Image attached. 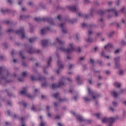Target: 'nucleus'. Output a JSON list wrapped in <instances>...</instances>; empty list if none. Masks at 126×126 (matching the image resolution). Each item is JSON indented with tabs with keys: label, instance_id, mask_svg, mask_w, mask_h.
Instances as JSON below:
<instances>
[{
	"label": "nucleus",
	"instance_id": "1",
	"mask_svg": "<svg viewBox=\"0 0 126 126\" xmlns=\"http://www.w3.org/2000/svg\"><path fill=\"white\" fill-rule=\"evenodd\" d=\"M57 50H60L61 52L69 54V53H71V52H74V51H75V48H74L73 43H70L67 49H64L63 46L62 47L58 48Z\"/></svg>",
	"mask_w": 126,
	"mask_h": 126
},
{
	"label": "nucleus",
	"instance_id": "2",
	"mask_svg": "<svg viewBox=\"0 0 126 126\" xmlns=\"http://www.w3.org/2000/svg\"><path fill=\"white\" fill-rule=\"evenodd\" d=\"M66 80H63L60 81L59 85H57V84H52V89H56V88H59V87H62V86H64L65 85V82Z\"/></svg>",
	"mask_w": 126,
	"mask_h": 126
},
{
	"label": "nucleus",
	"instance_id": "3",
	"mask_svg": "<svg viewBox=\"0 0 126 126\" xmlns=\"http://www.w3.org/2000/svg\"><path fill=\"white\" fill-rule=\"evenodd\" d=\"M16 34H17V35H22V39H24L26 38V36H25V33L24 32V29H23V28H21L20 30L17 31L16 32Z\"/></svg>",
	"mask_w": 126,
	"mask_h": 126
},
{
	"label": "nucleus",
	"instance_id": "4",
	"mask_svg": "<svg viewBox=\"0 0 126 126\" xmlns=\"http://www.w3.org/2000/svg\"><path fill=\"white\" fill-rule=\"evenodd\" d=\"M88 90L89 91V95H91L94 99V100H95V99H98L99 98V94H95V93L91 92L90 90V89L89 88H88Z\"/></svg>",
	"mask_w": 126,
	"mask_h": 126
},
{
	"label": "nucleus",
	"instance_id": "5",
	"mask_svg": "<svg viewBox=\"0 0 126 126\" xmlns=\"http://www.w3.org/2000/svg\"><path fill=\"white\" fill-rule=\"evenodd\" d=\"M115 121L116 118H105L102 119V123H110V124H112V123H114V122H115Z\"/></svg>",
	"mask_w": 126,
	"mask_h": 126
},
{
	"label": "nucleus",
	"instance_id": "6",
	"mask_svg": "<svg viewBox=\"0 0 126 126\" xmlns=\"http://www.w3.org/2000/svg\"><path fill=\"white\" fill-rule=\"evenodd\" d=\"M34 20L35 21H37V22H39V21H42V20H43V21H45V20H46L47 21H48V22H50V24H54L53 23V20H52L51 18L50 19H47V18H42V19H41L40 18H34Z\"/></svg>",
	"mask_w": 126,
	"mask_h": 126
},
{
	"label": "nucleus",
	"instance_id": "7",
	"mask_svg": "<svg viewBox=\"0 0 126 126\" xmlns=\"http://www.w3.org/2000/svg\"><path fill=\"white\" fill-rule=\"evenodd\" d=\"M106 11L107 12H111L112 13H114V15L116 17H118V16H119V13H118V11L116 9V8L108 9V10H107Z\"/></svg>",
	"mask_w": 126,
	"mask_h": 126
},
{
	"label": "nucleus",
	"instance_id": "8",
	"mask_svg": "<svg viewBox=\"0 0 126 126\" xmlns=\"http://www.w3.org/2000/svg\"><path fill=\"white\" fill-rule=\"evenodd\" d=\"M59 27L62 29V32H63V33H67V30H66L65 24L61 23L59 25Z\"/></svg>",
	"mask_w": 126,
	"mask_h": 126
},
{
	"label": "nucleus",
	"instance_id": "9",
	"mask_svg": "<svg viewBox=\"0 0 126 126\" xmlns=\"http://www.w3.org/2000/svg\"><path fill=\"white\" fill-rule=\"evenodd\" d=\"M57 65L59 67V68L57 70V72L58 74H59V73H60V71L61 70V69H62V68H63V64H62V62H61L60 60H58Z\"/></svg>",
	"mask_w": 126,
	"mask_h": 126
},
{
	"label": "nucleus",
	"instance_id": "10",
	"mask_svg": "<svg viewBox=\"0 0 126 126\" xmlns=\"http://www.w3.org/2000/svg\"><path fill=\"white\" fill-rule=\"evenodd\" d=\"M20 93L22 95H27V96H28V97H29V98H32V96H31L30 94H27V89L26 88H24V90L23 91H21Z\"/></svg>",
	"mask_w": 126,
	"mask_h": 126
},
{
	"label": "nucleus",
	"instance_id": "11",
	"mask_svg": "<svg viewBox=\"0 0 126 126\" xmlns=\"http://www.w3.org/2000/svg\"><path fill=\"white\" fill-rule=\"evenodd\" d=\"M67 8L69 9V10H71V11H76V10H78V7L76 5L74 6H68Z\"/></svg>",
	"mask_w": 126,
	"mask_h": 126
},
{
	"label": "nucleus",
	"instance_id": "12",
	"mask_svg": "<svg viewBox=\"0 0 126 126\" xmlns=\"http://www.w3.org/2000/svg\"><path fill=\"white\" fill-rule=\"evenodd\" d=\"M104 49L105 50H108V51H110V50H111V49H113V44L112 43H108L104 47Z\"/></svg>",
	"mask_w": 126,
	"mask_h": 126
},
{
	"label": "nucleus",
	"instance_id": "13",
	"mask_svg": "<svg viewBox=\"0 0 126 126\" xmlns=\"http://www.w3.org/2000/svg\"><path fill=\"white\" fill-rule=\"evenodd\" d=\"M48 30H50V28H49V27H47L45 29H42L41 30V33L42 35H44V34H45V33H47V32L48 31Z\"/></svg>",
	"mask_w": 126,
	"mask_h": 126
},
{
	"label": "nucleus",
	"instance_id": "14",
	"mask_svg": "<svg viewBox=\"0 0 126 126\" xmlns=\"http://www.w3.org/2000/svg\"><path fill=\"white\" fill-rule=\"evenodd\" d=\"M30 54H33V53H40V50H37L35 51L33 48H31L30 51H28Z\"/></svg>",
	"mask_w": 126,
	"mask_h": 126
},
{
	"label": "nucleus",
	"instance_id": "15",
	"mask_svg": "<svg viewBox=\"0 0 126 126\" xmlns=\"http://www.w3.org/2000/svg\"><path fill=\"white\" fill-rule=\"evenodd\" d=\"M56 40L57 41V42H58L59 44H60V46L61 47H62V46H63V45H64V42L63 41H62V40H61L60 39H59L58 38H56Z\"/></svg>",
	"mask_w": 126,
	"mask_h": 126
},
{
	"label": "nucleus",
	"instance_id": "16",
	"mask_svg": "<svg viewBox=\"0 0 126 126\" xmlns=\"http://www.w3.org/2000/svg\"><path fill=\"white\" fill-rule=\"evenodd\" d=\"M76 119L79 122H83V121H84V119H83V118H82V116H81L80 115L76 116Z\"/></svg>",
	"mask_w": 126,
	"mask_h": 126
},
{
	"label": "nucleus",
	"instance_id": "17",
	"mask_svg": "<svg viewBox=\"0 0 126 126\" xmlns=\"http://www.w3.org/2000/svg\"><path fill=\"white\" fill-rule=\"evenodd\" d=\"M78 16H79V17H85V18H86V19L88 18V17H89V15H84V14H81V13H78Z\"/></svg>",
	"mask_w": 126,
	"mask_h": 126
},
{
	"label": "nucleus",
	"instance_id": "18",
	"mask_svg": "<svg viewBox=\"0 0 126 126\" xmlns=\"http://www.w3.org/2000/svg\"><path fill=\"white\" fill-rule=\"evenodd\" d=\"M41 44L43 47H46L48 44V40H42Z\"/></svg>",
	"mask_w": 126,
	"mask_h": 126
},
{
	"label": "nucleus",
	"instance_id": "19",
	"mask_svg": "<svg viewBox=\"0 0 126 126\" xmlns=\"http://www.w3.org/2000/svg\"><path fill=\"white\" fill-rule=\"evenodd\" d=\"M31 78L32 80H45V79L44 78H39L38 79H37L33 76H31Z\"/></svg>",
	"mask_w": 126,
	"mask_h": 126
},
{
	"label": "nucleus",
	"instance_id": "20",
	"mask_svg": "<svg viewBox=\"0 0 126 126\" xmlns=\"http://www.w3.org/2000/svg\"><path fill=\"white\" fill-rule=\"evenodd\" d=\"M98 23L99 24H102V25H104V19L103 18H101L98 20Z\"/></svg>",
	"mask_w": 126,
	"mask_h": 126
},
{
	"label": "nucleus",
	"instance_id": "21",
	"mask_svg": "<svg viewBox=\"0 0 126 126\" xmlns=\"http://www.w3.org/2000/svg\"><path fill=\"white\" fill-rule=\"evenodd\" d=\"M112 95L115 98H117V97H118V94H117V92L115 91L112 92Z\"/></svg>",
	"mask_w": 126,
	"mask_h": 126
},
{
	"label": "nucleus",
	"instance_id": "22",
	"mask_svg": "<svg viewBox=\"0 0 126 126\" xmlns=\"http://www.w3.org/2000/svg\"><path fill=\"white\" fill-rule=\"evenodd\" d=\"M86 41H87V42H88L89 43H90V42H93V39L91 37H89L88 38V39H86Z\"/></svg>",
	"mask_w": 126,
	"mask_h": 126
},
{
	"label": "nucleus",
	"instance_id": "23",
	"mask_svg": "<svg viewBox=\"0 0 126 126\" xmlns=\"http://www.w3.org/2000/svg\"><path fill=\"white\" fill-rule=\"evenodd\" d=\"M115 86L116 87H118V88H120V87H121V84H120V83H118V82H115L114 83Z\"/></svg>",
	"mask_w": 126,
	"mask_h": 126
},
{
	"label": "nucleus",
	"instance_id": "24",
	"mask_svg": "<svg viewBox=\"0 0 126 126\" xmlns=\"http://www.w3.org/2000/svg\"><path fill=\"white\" fill-rule=\"evenodd\" d=\"M98 13L99 14V15H103V14L105 13V12L103 11L102 10H100L98 11Z\"/></svg>",
	"mask_w": 126,
	"mask_h": 126
},
{
	"label": "nucleus",
	"instance_id": "25",
	"mask_svg": "<svg viewBox=\"0 0 126 126\" xmlns=\"http://www.w3.org/2000/svg\"><path fill=\"white\" fill-rule=\"evenodd\" d=\"M126 8L125 7H123L121 9V12H122V13H125L126 12Z\"/></svg>",
	"mask_w": 126,
	"mask_h": 126
},
{
	"label": "nucleus",
	"instance_id": "26",
	"mask_svg": "<svg viewBox=\"0 0 126 126\" xmlns=\"http://www.w3.org/2000/svg\"><path fill=\"white\" fill-rule=\"evenodd\" d=\"M76 80L79 84H80V83H79V81H80V77L79 76H77L76 78Z\"/></svg>",
	"mask_w": 126,
	"mask_h": 126
},
{
	"label": "nucleus",
	"instance_id": "27",
	"mask_svg": "<svg viewBox=\"0 0 126 126\" xmlns=\"http://www.w3.org/2000/svg\"><path fill=\"white\" fill-rule=\"evenodd\" d=\"M39 126H46V123L45 122H41Z\"/></svg>",
	"mask_w": 126,
	"mask_h": 126
},
{
	"label": "nucleus",
	"instance_id": "28",
	"mask_svg": "<svg viewBox=\"0 0 126 126\" xmlns=\"http://www.w3.org/2000/svg\"><path fill=\"white\" fill-rule=\"evenodd\" d=\"M35 41V38H30L29 39L30 43H33Z\"/></svg>",
	"mask_w": 126,
	"mask_h": 126
},
{
	"label": "nucleus",
	"instance_id": "29",
	"mask_svg": "<svg viewBox=\"0 0 126 126\" xmlns=\"http://www.w3.org/2000/svg\"><path fill=\"white\" fill-rule=\"evenodd\" d=\"M53 97H54V98H58V97H59V94L56 93L55 94H53Z\"/></svg>",
	"mask_w": 126,
	"mask_h": 126
},
{
	"label": "nucleus",
	"instance_id": "30",
	"mask_svg": "<svg viewBox=\"0 0 126 126\" xmlns=\"http://www.w3.org/2000/svg\"><path fill=\"white\" fill-rule=\"evenodd\" d=\"M27 17L25 16H22V15H21L20 16V19H25V18H27Z\"/></svg>",
	"mask_w": 126,
	"mask_h": 126
},
{
	"label": "nucleus",
	"instance_id": "31",
	"mask_svg": "<svg viewBox=\"0 0 126 126\" xmlns=\"http://www.w3.org/2000/svg\"><path fill=\"white\" fill-rule=\"evenodd\" d=\"M93 33V32H92V30H90L88 31V34L89 35L92 34Z\"/></svg>",
	"mask_w": 126,
	"mask_h": 126
},
{
	"label": "nucleus",
	"instance_id": "32",
	"mask_svg": "<svg viewBox=\"0 0 126 126\" xmlns=\"http://www.w3.org/2000/svg\"><path fill=\"white\" fill-rule=\"evenodd\" d=\"M114 61L116 63H117V62H119V61H120V57H117L115 58Z\"/></svg>",
	"mask_w": 126,
	"mask_h": 126
},
{
	"label": "nucleus",
	"instance_id": "33",
	"mask_svg": "<svg viewBox=\"0 0 126 126\" xmlns=\"http://www.w3.org/2000/svg\"><path fill=\"white\" fill-rule=\"evenodd\" d=\"M84 99L85 102H89V101H90V100H91V99L87 98V97H84Z\"/></svg>",
	"mask_w": 126,
	"mask_h": 126
},
{
	"label": "nucleus",
	"instance_id": "34",
	"mask_svg": "<svg viewBox=\"0 0 126 126\" xmlns=\"http://www.w3.org/2000/svg\"><path fill=\"white\" fill-rule=\"evenodd\" d=\"M4 69L2 67H0V74H1V72L3 71Z\"/></svg>",
	"mask_w": 126,
	"mask_h": 126
},
{
	"label": "nucleus",
	"instance_id": "35",
	"mask_svg": "<svg viewBox=\"0 0 126 126\" xmlns=\"http://www.w3.org/2000/svg\"><path fill=\"white\" fill-rule=\"evenodd\" d=\"M26 75H27V73H26V72H23L22 76L23 77H25V76H26Z\"/></svg>",
	"mask_w": 126,
	"mask_h": 126
},
{
	"label": "nucleus",
	"instance_id": "36",
	"mask_svg": "<svg viewBox=\"0 0 126 126\" xmlns=\"http://www.w3.org/2000/svg\"><path fill=\"white\" fill-rule=\"evenodd\" d=\"M121 51V49H117L115 51V54H118Z\"/></svg>",
	"mask_w": 126,
	"mask_h": 126
},
{
	"label": "nucleus",
	"instance_id": "37",
	"mask_svg": "<svg viewBox=\"0 0 126 126\" xmlns=\"http://www.w3.org/2000/svg\"><path fill=\"white\" fill-rule=\"evenodd\" d=\"M100 115H101V114L100 113H97L95 114V116H96V118H97V119H99V118H100Z\"/></svg>",
	"mask_w": 126,
	"mask_h": 126
},
{
	"label": "nucleus",
	"instance_id": "38",
	"mask_svg": "<svg viewBox=\"0 0 126 126\" xmlns=\"http://www.w3.org/2000/svg\"><path fill=\"white\" fill-rule=\"evenodd\" d=\"M19 54H20V56H21L22 59H25V57H24V56H22L23 52L22 51H20L19 52Z\"/></svg>",
	"mask_w": 126,
	"mask_h": 126
},
{
	"label": "nucleus",
	"instance_id": "39",
	"mask_svg": "<svg viewBox=\"0 0 126 126\" xmlns=\"http://www.w3.org/2000/svg\"><path fill=\"white\" fill-rule=\"evenodd\" d=\"M68 21L69 23H72V24L74 23V22H75V20H68Z\"/></svg>",
	"mask_w": 126,
	"mask_h": 126
},
{
	"label": "nucleus",
	"instance_id": "40",
	"mask_svg": "<svg viewBox=\"0 0 126 126\" xmlns=\"http://www.w3.org/2000/svg\"><path fill=\"white\" fill-rule=\"evenodd\" d=\"M50 62H52V58L51 57L49 58V61L48 62V65H50Z\"/></svg>",
	"mask_w": 126,
	"mask_h": 126
},
{
	"label": "nucleus",
	"instance_id": "41",
	"mask_svg": "<svg viewBox=\"0 0 126 126\" xmlns=\"http://www.w3.org/2000/svg\"><path fill=\"white\" fill-rule=\"evenodd\" d=\"M90 63H92V64H94V60H92V59H90Z\"/></svg>",
	"mask_w": 126,
	"mask_h": 126
},
{
	"label": "nucleus",
	"instance_id": "42",
	"mask_svg": "<svg viewBox=\"0 0 126 126\" xmlns=\"http://www.w3.org/2000/svg\"><path fill=\"white\" fill-rule=\"evenodd\" d=\"M21 104L22 105H23V106H24V107H26L27 106L26 103H25L24 102H22Z\"/></svg>",
	"mask_w": 126,
	"mask_h": 126
},
{
	"label": "nucleus",
	"instance_id": "43",
	"mask_svg": "<svg viewBox=\"0 0 126 126\" xmlns=\"http://www.w3.org/2000/svg\"><path fill=\"white\" fill-rule=\"evenodd\" d=\"M113 34H114V32H111L110 33L108 34V36L109 37H112V36H113Z\"/></svg>",
	"mask_w": 126,
	"mask_h": 126
},
{
	"label": "nucleus",
	"instance_id": "44",
	"mask_svg": "<svg viewBox=\"0 0 126 126\" xmlns=\"http://www.w3.org/2000/svg\"><path fill=\"white\" fill-rule=\"evenodd\" d=\"M59 100L60 102H64V101H66V99H60Z\"/></svg>",
	"mask_w": 126,
	"mask_h": 126
},
{
	"label": "nucleus",
	"instance_id": "45",
	"mask_svg": "<svg viewBox=\"0 0 126 126\" xmlns=\"http://www.w3.org/2000/svg\"><path fill=\"white\" fill-rule=\"evenodd\" d=\"M82 26L83 28H84V27H87V25L86 24H85V23H83Z\"/></svg>",
	"mask_w": 126,
	"mask_h": 126
},
{
	"label": "nucleus",
	"instance_id": "46",
	"mask_svg": "<svg viewBox=\"0 0 126 126\" xmlns=\"http://www.w3.org/2000/svg\"><path fill=\"white\" fill-rule=\"evenodd\" d=\"M73 67V64H70L69 66V69H71Z\"/></svg>",
	"mask_w": 126,
	"mask_h": 126
},
{
	"label": "nucleus",
	"instance_id": "47",
	"mask_svg": "<svg viewBox=\"0 0 126 126\" xmlns=\"http://www.w3.org/2000/svg\"><path fill=\"white\" fill-rule=\"evenodd\" d=\"M123 73H124V71H123V70H120V71H119V74H120V75H122V74H123Z\"/></svg>",
	"mask_w": 126,
	"mask_h": 126
},
{
	"label": "nucleus",
	"instance_id": "48",
	"mask_svg": "<svg viewBox=\"0 0 126 126\" xmlns=\"http://www.w3.org/2000/svg\"><path fill=\"white\" fill-rule=\"evenodd\" d=\"M24 120H25V118H21L20 119L21 122V123H23V122H24Z\"/></svg>",
	"mask_w": 126,
	"mask_h": 126
},
{
	"label": "nucleus",
	"instance_id": "49",
	"mask_svg": "<svg viewBox=\"0 0 126 126\" xmlns=\"http://www.w3.org/2000/svg\"><path fill=\"white\" fill-rule=\"evenodd\" d=\"M58 19L59 20H61V19L62 18V16L61 15H59L57 16Z\"/></svg>",
	"mask_w": 126,
	"mask_h": 126
},
{
	"label": "nucleus",
	"instance_id": "50",
	"mask_svg": "<svg viewBox=\"0 0 126 126\" xmlns=\"http://www.w3.org/2000/svg\"><path fill=\"white\" fill-rule=\"evenodd\" d=\"M55 120H60V119H61V117H60L59 116H57L55 117Z\"/></svg>",
	"mask_w": 126,
	"mask_h": 126
},
{
	"label": "nucleus",
	"instance_id": "51",
	"mask_svg": "<svg viewBox=\"0 0 126 126\" xmlns=\"http://www.w3.org/2000/svg\"><path fill=\"white\" fill-rule=\"evenodd\" d=\"M101 57H105V54L104 53V51H102L101 54Z\"/></svg>",
	"mask_w": 126,
	"mask_h": 126
},
{
	"label": "nucleus",
	"instance_id": "52",
	"mask_svg": "<svg viewBox=\"0 0 126 126\" xmlns=\"http://www.w3.org/2000/svg\"><path fill=\"white\" fill-rule=\"evenodd\" d=\"M89 2H90L89 0H85V3H89Z\"/></svg>",
	"mask_w": 126,
	"mask_h": 126
},
{
	"label": "nucleus",
	"instance_id": "53",
	"mask_svg": "<svg viewBox=\"0 0 126 126\" xmlns=\"http://www.w3.org/2000/svg\"><path fill=\"white\" fill-rule=\"evenodd\" d=\"M7 32H13V30H11V29L8 30H7Z\"/></svg>",
	"mask_w": 126,
	"mask_h": 126
},
{
	"label": "nucleus",
	"instance_id": "54",
	"mask_svg": "<svg viewBox=\"0 0 126 126\" xmlns=\"http://www.w3.org/2000/svg\"><path fill=\"white\" fill-rule=\"evenodd\" d=\"M1 11L2 13H5V12H6V10H3V9H1Z\"/></svg>",
	"mask_w": 126,
	"mask_h": 126
},
{
	"label": "nucleus",
	"instance_id": "55",
	"mask_svg": "<svg viewBox=\"0 0 126 126\" xmlns=\"http://www.w3.org/2000/svg\"><path fill=\"white\" fill-rule=\"evenodd\" d=\"M19 81H23V78H20L18 79Z\"/></svg>",
	"mask_w": 126,
	"mask_h": 126
},
{
	"label": "nucleus",
	"instance_id": "56",
	"mask_svg": "<svg viewBox=\"0 0 126 126\" xmlns=\"http://www.w3.org/2000/svg\"><path fill=\"white\" fill-rule=\"evenodd\" d=\"M122 45H126V42H125L124 41H122Z\"/></svg>",
	"mask_w": 126,
	"mask_h": 126
},
{
	"label": "nucleus",
	"instance_id": "57",
	"mask_svg": "<svg viewBox=\"0 0 126 126\" xmlns=\"http://www.w3.org/2000/svg\"><path fill=\"white\" fill-rule=\"evenodd\" d=\"M94 12V9H92L91 10V15H92V13Z\"/></svg>",
	"mask_w": 126,
	"mask_h": 126
},
{
	"label": "nucleus",
	"instance_id": "58",
	"mask_svg": "<svg viewBox=\"0 0 126 126\" xmlns=\"http://www.w3.org/2000/svg\"><path fill=\"white\" fill-rule=\"evenodd\" d=\"M117 5H119L120 4V0H118L116 3Z\"/></svg>",
	"mask_w": 126,
	"mask_h": 126
},
{
	"label": "nucleus",
	"instance_id": "59",
	"mask_svg": "<svg viewBox=\"0 0 126 126\" xmlns=\"http://www.w3.org/2000/svg\"><path fill=\"white\" fill-rule=\"evenodd\" d=\"M32 111H36V110L35 109V107H34L33 106L32 107Z\"/></svg>",
	"mask_w": 126,
	"mask_h": 126
},
{
	"label": "nucleus",
	"instance_id": "60",
	"mask_svg": "<svg viewBox=\"0 0 126 126\" xmlns=\"http://www.w3.org/2000/svg\"><path fill=\"white\" fill-rule=\"evenodd\" d=\"M113 106H117V102H113Z\"/></svg>",
	"mask_w": 126,
	"mask_h": 126
},
{
	"label": "nucleus",
	"instance_id": "61",
	"mask_svg": "<svg viewBox=\"0 0 126 126\" xmlns=\"http://www.w3.org/2000/svg\"><path fill=\"white\" fill-rule=\"evenodd\" d=\"M77 98H78V96H74V100H75V101H76V100L77 99Z\"/></svg>",
	"mask_w": 126,
	"mask_h": 126
},
{
	"label": "nucleus",
	"instance_id": "62",
	"mask_svg": "<svg viewBox=\"0 0 126 126\" xmlns=\"http://www.w3.org/2000/svg\"><path fill=\"white\" fill-rule=\"evenodd\" d=\"M78 53H80L81 52V49H80V48H79L78 49Z\"/></svg>",
	"mask_w": 126,
	"mask_h": 126
},
{
	"label": "nucleus",
	"instance_id": "63",
	"mask_svg": "<svg viewBox=\"0 0 126 126\" xmlns=\"http://www.w3.org/2000/svg\"><path fill=\"white\" fill-rule=\"evenodd\" d=\"M83 60H84V57H81L80 58V61H83Z\"/></svg>",
	"mask_w": 126,
	"mask_h": 126
},
{
	"label": "nucleus",
	"instance_id": "64",
	"mask_svg": "<svg viewBox=\"0 0 126 126\" xmlns=\"http://www.w3.org/2000/svg\"><path fill=\"white\" fill-rule=\"evenodd\" d=\"M46 110H47V111H49V110H50V107L47 106L46 107Z\"/></svg>",
	"mask_w": 126,
	"mask_h": 126
}]
</instances>
